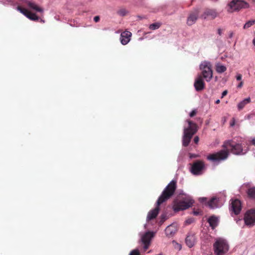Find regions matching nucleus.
Masks as SVG:
<instances>
[{
	"mask_svg": "<svg viewBox=\"0 0 255 255\" xmlns=\"http://www.w3.org/2000/svg\"><path fill=\"white\" fill-rule=\"evenodd\" d=\"M224 149L217 152L213 154H211L207 156V158L208 160L216 163L226 159L229 154V150L236 155L244 154L246 152H244L242 145L239 143H236L233 140H228L224 142L223 145Z\"/></svg>",
	"mask_w": 255,
	"mask_h": 255,
	"instance_id": "1",
	"label": "nucleus"
},
{
	"mask_svg": "<svg viewBox=\"0 0 255 255\" xmlns=\"http://www.w3.org/2000/svg\"><path fill=\"white\" fill-rule=\"evenodd\" d=\"M176 189V181L172 180L165 187L158 198L156 202L157 206L148 212L146 218L147 221L153 219L157 216L159 210V206L170 198L173 195Z\"/></svg>",
	"mask_w": 255,
	"mask_h": 255,
	"instance_id": "2",
	"label": "nucleus"
},
{
	"mask_svg": "<svg viewBox=\"0 0 255 255\" xmlns=\"http://www.w3.org/2000/svg\"><path fill=\"white\" fill-rule=\"evenodd\" d=\"M187 127H184L183 135L182 137V144L184 146H187L193 135L197 130L196 125L190 121H187Z\"/></svg>",
	"mask_w": 255,
	"mask_h": 255,
	"instance_id": "3",
	"label": "nucleus"
},
{
	"mask_svg": "<svg viewBox=\"0 0 255 255\" xmlns=\"http://www.w3.org/2000/svg\"><path fill=\"white\" fill-rule=\"evenodd\" d=\"M213 249L215 255H225L229 250V245L226 239L218 238L213 244Z\"/></svg>",
	"mask_w": 255,
	"mask_h": 255,
	"instance_id": "4",
	"label": "nucleus"
},
{
	"mask_svg": "<svg viewBox=\"0 0 255 255\" xmlns=\"http://www.w3.org/2000/svg\"><path fill=\"white\" fill-rule=\"evenodd\" d=\"M199 68L201 71V74L200 75H201L207 82H210L213 77L211 63L207 61H204L200 64Z\"/></svg>",
	"mask_w": 255,
	"mask_h": 255,
	"instance_id": "5",
	"label": "nucleus"
},
{
	"mask_svg": "<svg viewBox=\"0 0 255 255\" xmlns=\"http://www.w3.org/2000/svg\"><path fill=\"white\" fill-rule=\"evenodd\" d=\"M249 4L247 2L242 0H233L228 4V11L232 12L234 11L239 10L242 8H248Z\"/></svg>",
	"mask_w": 255,
	"mask_h": 255,
	"instance_id": "6",
	"label": "nucleus"
},
{
	"mask_svg": "<svg viewBox=\"0 0 255 255\" xmlns=\"http://www.w3.org/2000/svg\"><path fill=\"white\" fill-rule=\"evenodd\" d=\"M205 170V164L201 160H196L191 166L190 172L194 175L202 174Z\"/></svg>",
	"mask_w": 255,
	"mask_h": 255,
	"instance_id": "7",
	"label": "nucleus"
},
{
	"mask_svg": "<svg viewBox=\"0 0 255 255\" xmlns=\"http://www.w3.org/2000/svg\"><path fill=\"white\" fill-rule=\"evenodd\" d=\"M245 225L251 228L255 225V210L251 209L246 212L244 216Z\"/></svg>",
	"mask_w": 255,
	"mask_h": 255,
	"instance_id": "8",
	"label": "nucleus"
},
{
	"mask_svg": "<svg viewBox=\"0 0 255 255\" xmlns=\"http://www.w3.org/2000/svg\"><path fill=\"white\" fill-rule=\"evenodd\" d=\"M193 203V201L191 199H188L187 201H175L173 205V210L175 211L185 210L191 207Z\"/></svg>",
	"mask_w": 255,
	"mask_h": 255,
	"instance_id": "9",
	"label": "nucleus"
},
{
	"mask_svg": "<svg viewBox=\"0 0 255 255\" xmlns=\"http://www.w3.org/2000/svg\"><path fill=\"white\" fill-rule=\"evenodd\" d=\"M242 209V205L241 201L238 199H232L230 204V210L231 215L234 213L237 215L240 214Z\"/></svg>",
	"mask_w": 255,
	"mask_h": 255,
	"instance_id": "10",
	"label": "nucleus"
},
{
	"mask_svg": "<svg viewBox=\"0 0 255 255\" xmlns=\"http://www.w3.org/2000/svg\"><path fill=\"white\" fill-rule=\"evenodd\" d=\"M141 240L143 244H144V250H146L150 244L151 239L154 236V233L152 232H146L143 235H141Z\"/></svg>",
	"mask_w": 255,
	"mask_h": 255,
	"instance_id": "11",
	"label": "nucleus"
},
{
	"mask_svg": "<svg viewBox=\"0 0 255 255\" xmlns=\"http://www.w3.org/2000/svg\"><path fill=\"white\" fill-rule=\"evenodd\" d=\"M224 199H220L219 198L213 197L208 202V205L211 209H215L221 207L224 203Z\"/></svg>",
	"mask_w": 255,
	"mask_h": 255,
	"instance_id": "12",
	"label": "nucleus"
},
{
	"mask_svg": "<svg viewBox=\"0 0 255 255\" xmlns=\"http://www.w3.org/2000/svg\"><path fill=\"white\" fill-rule=\"evenodd\" d=\"M16 9L30 20L36 21L39 19V17L35 14L31 13L25 8L17 6Z\"/></svg>",
	"mask_w": 255,
	"mask_h": 255,
	"instance_id": "13",
	"label": "nucleus"
},
{
	"mask_svg": "<svg viewBox=\"0 0 255 255\" xmlns=\"http://www.w3.org/2000/svg\"><path fill=\"white\" fill-rule=\"evenodd\" d=\"M194 86L197 91L203 90L205 88V83L201 75H198L195 80Z\"/></svg>",
	"mask_w": 255,
	"mask_h": 255,
	"instance_id": "14",
	"label": "nucleus"
},
{
	"mask_svg": "<svg viewBox=\"0 0 255 255\" xmlns=\"http://www.w3.org/2000/svg\"><path fill=\"white\" fill-rule=\"evenodd\" d=\"M218 15L216 10L213 9H207L203 13L202 17L204 19L211 18L214 19Z\"/></svg>",
	"mask_w": 255,
	"mask_h": 255,
	"instance_id": "15",
	"label": "nucleus"
},
{
	"mask_svg": "<svg viewBox=\"0 0 255 255\" xmlns=\"http://www.w3.org/2000/svg\"><path fill=\"white\" fill-rule=\"evenodd\" d=\"M131 36V33L129 31H125L121 33L120 36V41L123 45L127 44L130 41V37Z\"/></svg>",
	"mask_w": 255,
	"mask_h": 255,
	"instance_id": "16",
	"label": "nucleus"
},
{
	"mask_svg": "<svg viewBox=\"0 0 255 255\" xmlns=\"http://www.w3.org/2000/svg\"><path fill=\"white\" fill-rule=\"evenodd\" d=\"M185 242L188 247H193L196 243L195 235L192 233H189L186 238Z\"/></svg>",
	"mask_w": 255,
	"mask_h": 255,
	"instance_id": "17",
	"label": "nucleus"
},
{
	"mask_svg": "<svg viewBox=\"0 0 255 255\" xmlns=\"http://www.w3.org/2000/svg\"><path fill=\"white\" fill-rule=\"evenodd\" d=\"M177 231V227L174 224L168 226L165 230L166 235L167 237H171L173 236Z\"/></svg>",
	"mask_w": 255,
	"mask_h": 255,
	"instance_id": "18",
	"label": "nucleus"
},
{
	"mask_svg": "<svg viewBox=\"0 0 255 255\" xmlns=\"http://www.w3.org/2000/svg\"><path fill=\"white\" fill-rule=\"evenodd\" d=\"M198 16V11H196L191 13L187 18V24L188 25H193L197 20Z\"/></svg>",
	"mask_w": 255,
	"mask_h": 255,
	"instance_id": "19",
	"label": "nucleus"
},
{
	"mask_svg": "<svg viewBox=\"0 0 255 255\" xmlns=\"http://www.w3.org/2000/svg\"><path fill=\"white\" fill-rule=\"evenodd\" d=\"M25 1L30 8L38 12H43V8L40 7L36 3L32 0H25Z\"/></svg>",
	"mask_w": 255,
	"mask_h": 255,
	"instance_id": "20",
	"label": "nucleus"
},
{
	"mask_svg": "<svg viewBox=\"0 0 255 255\" xmlns=\"http://www.w3.org/2000/svg\"><path fill=\"white\" fill-rule=\"evenodd\" d=\"M208 222L212 229H214L218 225L219 220L218 218L212 216L208 219Z\"/></svg>",
	"mask_w": 255,
	"mask_h": 255,
	"instance_id": "21",
	"label": "nucleus"
},
{
	"mask_svg": "<svg viewBox=\"0 0 255 255\" xmlns=\"http://www.w3.org/2000/svg\"><path fill=\"white\" fill-rule=\"evenodd\" d=\"M216 70L217 73H222L226 71L227 68L225 66L220 63H217L216 65Z\"/></svg>",
	"mask_w": 255,
	"mask_h": 255,
	"instance_id": "22",
	"label": "nucleus"
},
{
	"mask_svg": "<svg viewBox=\"0 0 255 255\" xmlns=\"http://www.w3.org/2000/svg\"><path fill=\"white\" fill-rule=\"evenodd\" d=\"M251 102L250 98H247L245 99L244 100L239 103L238 105V108L239 110L242 109L246 104L249 103Z\"/></svg>",
	"mask_w": 255,
	"mask_h": 255,
	"instance_id": "23",
	"label": "nucleus"
},
{
	"mask_svg": "<svg viewBox=\"0 0 255 255\" xmlns=\"http://www.w3.org/2000/svg\"><path fill=\"white\" fill-rule=\"evenodd\" d=\"M248 194L250 197L255 199V187L250 188L248 190Z\"/></svg>",
	"mask_w": 255,
	"mask_h": 255,
	"instance_id": "24",
	"label": "nucleus"
},
{
	"mask_svg": "<svg viewBox=\"0 0 255 255\" xmlns=\"http://www.w3.org/2000/svg\"><path fill=\"white\" fill-rule=\"evenodd\" d=\"M160 26V24L159 23H154L150 24L149 26V28L151 30H156L159 28Z\"/></svg>",
	"mask_w": 255,
	"mask_h": 255,
	"instance_id": "25",
	"label": "nucleus"
},
{
	"mask_svg": "<svg viewBox=\"0 0 255 255\" xmlns=\"http://www.w3.org/2000/svg\"><path fill=\"white\" fill-rule=\"evenodd\" d=\"M255 23V20H250L247 22L244 25V28H247L251 27Z\"/></svg>",
	"mask_w": 255,
	"mask_h": 255,
	"instance_id": "26",
	"label": "nucleus"
},
{
	"mask_svg": "<svg viewBox=\"0 0 255 255\" xmlns=\"http://www.w3.org/2000/svg\"><path fill=\"white\" fill-rule=\"evenodd\" d=\"M172 244L174 248L178 251H180L182 248V246L174 241L172 242Z\"/></svg>",
	"mask_w": 255,
	"mask_h": 255,
	"instance_id": "27",
	"label": "nucleus"
},
{
	"mask_svg": "<svg viewBox=\"0 0 255 255\" xmlns=\"http://www.w3.org/2000/svg\"><path fill=\"white\" fill-rule=\"evenodd\" d=\"M129 255H140L138 249H134L130 252Z\"/></svg>",
	"mask_w": 255,
	"mask_h": 255,
	"instance_id": "28",
	"label": "nucleus"
},
{
	"mask_svg": "<svg viewBox=\"0 0 255 255\" xmlns=\"http://www.w3.org/2000/svg\"><path fill=\"white\" fill-rule=\"evenodd\" d=\"M236 77L237 81H242V75L241 74H237Z\"/></svg>",
	"mask_w": 255,
	"mask_h": 255,
	"instance_id": "29",
	"label": "nucleus"
},
{
	"mask_svg": "<svg viewBox=\"0 0 255 255\" xmlns=\"http://www.w3.org/2000/svg\"><path fill=\"white\" fill-rule=\"evenodd\" d=\"M11 0H0V2L4 4H8L11 2Z\"/></svg>",
	"mask_w": 255,
	"mask_h": 255,
	"instance_id": "30",
	"label": "nucleus"
},
{
	"mask_svg": "<svg viewBox=\"0 0 255 255\" xmlns=\"http://www.w3.org/2000/svg\"><path fill=\"white\" fill-rule=\"evenodd\" d=\"M119 13L121 15H122V16H124V15H125L126 14V11L124 9H123V10H121L119 11Z\"/></svg>",
	"mask_w": 255,
	"mask_h": 255,
	"instance_id": "31",
	"label": "nucleus"
},
{
	"mask_svg": "<svg viewBox=\"0 0 255 255\" xmlns=\"http://www.w3.org/2000/svg\"><path fill=\"white\" fill-rule=\"evenodd\" d=\"M223 31L224 30L223 29H221L220 28H219L218 29H217V33L219 35H222V34H223Z\"/></svg>",
	"mask_w": 255,
	"mask_h": 255,
	"instance_id": "32",
	"label": "nucleus"
},
{
	"mask_svg": "<svg viewBox=\"0 0 255 255\" xmlns=\"http://www.w3.org/2000/svg\"><path fill=\"white\" fill-rule=\"evenodd\" d=\"M196 113V110H192V111L190 112V113L189 115H190V116L191 117H193L194 115H195Z\"/></svg>",
	"mask_w": 255,
	"mask_h": 255,
	"instance_id": "33",
	"label": "nucleus"
},
{
	"mask_svg": "<svg viewBox=\"0 0 255 255\" xmlns=\"http://www.w3.org/2000/svg\"><path fill=\"white\" fill-rule=\"evenodd\" d=\"M198 156V155H196L195 154H192V153H190L189 154V157H190V158H195V157H197Z\"/></svg>",
	"mask_w": 255,
	"mask_h": 255,
	"instance_id": "34",
	"label": "nucleus"
},
{
	"mask_svg": "<svg viewBox=\"0 0 255 255\" xmlns=\"http://www.w3.org/2000/svg\"><path fill=\"white\" fill-rule=\"evenodd\" d=\"M207 200V198L205 197H201L199 198L200 202L203 203Z\"/></svg>",
	"mask_w": 255,
	"mask_h": 255,
	"instance_id": "35",
	"label": "nucleus"
},
{
	"mask_svg": "<svg viewBox=\"0 0 255 255\" xmlns=\"http://www.w3.org/2000/svg\"><path fill=\"white\" fill-rule=\"evenodd\" d=\"M94 20L96 22H98L99 20H100V17L99 16H96L94 17Z\"/></svg>",
	"mask_w": 255,
	"mask_h": 255,
	"instance_id": "36",
	"label": "nucleus"
},
{
	"mask_svg": "<svg viewBox=\"0 0 255 255\" xmlns=\"http://www.w3.org/2000/svg\"><path fill=\"white\" fill-rule=\"evenodd\" d=\"M228 93V91L227 90L224 91L222 93L221 98H223L224 96H225Z\"/></svg>",
	"mask_w": 255,
	"mask_h": 255,
	"instance_id": "37",
	"label": "nucleus"
},
{
	"mask_svg": "<svg viewBox=\"0 0 255 255\" xmlns=\"http://www.w3.org/2000/svg\"><path fill=\"white\" fill-rule=\"evenodd\" d=\"M199 140V137L197 136H195L194 138V141L196 143H198Z\"/></svg>",
	"mask_w": 255,
	"mask_h": 255,
	"instance_id": "38",
	"label": "nucleus"
},
{
	"mask_svg": "<svg viewBox=\"0 0 255 255\" xmlns=\"http://www.w3.org/2000/svg\"><path fill=\"white\" fill-rule=\"evenodd\" d=\"M243 82L242 81H240V83L238 85L237 88H241L243 87Z\"/></svg>",
	"mask_w": 255,
	"mask_h": 255,
	"instance_id": "39",
	"label": "nucleus"
},
{
	"mask_svg": "<svg viewBox=\"0 0 255 255\" xmlns=\"http://www.w3.org/2000/svg\"><path fill=\"white\" fill-rule=\"evenodd\" d=\"M186 222L187 224H190L193 222V219H188L186 220Z\"/></svg>",
	"mask_w": 255,
	"mask_h": 255,
	"instance_id": "40",
	"label": "nucleus"
},
{
	"mask_svg": "<svg viewBox=\"0 0 255 255\" xmlns=\"http://www.w3.org/2000/svg\"><path fill=\"white\" fill-rule=\"evenodd\" d=\"M235 120L233 119V121L232 122L230 123V126L231 127H233L234 125H235Z\"/></svg>",
	"mask_w": 255,
	"mask_h": 255,
	"instance_id": "41",
	"label": "nucleus"
},
{
	"mask_svg": "<svg viewBox=\"0 0 255 255\" xmlns=\"http://www.w3.org/2000/svg\"><path fill=\"white\" fill-rule=\"evenodd\" d=\"M233 35H234V33H233V32H230L229 33V37H230V38H232V37H233Z\"/></svg>",
	"mask_w": 255,
	"mask_h": 255,
	"instance_id": "42",
	"label": "nucleus"
},
{
	"mask_svg": "<svg viewBox=\"0 0 255 255\" xmlns=\"http://www.w3.org/2000/svg\"><path fill=\"white\" fill-rule=\"evenodd\" d=\"M252 143L255 145V138H253L252 140Z\"/></svg>",
	"mask_w": 255,
	"mask_h": 255,
	"instance_id": "43",
	"label": "nucleus"
},
{
	"mask_svg": "<svg viewBox=\"0 0 255 255\" xmlns=\"http://www.w3.org/2000/svg\"><path fill=\"white\" fill-rule=\"evenodd\" d=\"M220 100H219V99H218V100H217L216 101L215 103H216V104H219V103H220Z\"/></svg>",
	"mask_w": 255,
	"mask_h": 255,
	"instance_id": "44",
	"label": "nucleus"
},
{
	"mask_svg": "<svg viewBox=\"0 0 255 255\" xmlns=\"http://www.w3.org/2000/svg\"><path fill=\"white\" fill-rule=\"evenodd\" d=\"M194 215H198V213L197 212H194Z\"/></svg>",
	"mask_w": 255,
	"mask_h": 255,
	"instance_id": "45",
	"label": "nucleus"
},
{
	"mask_svg": "<svg viewBox=\"0 0 255 255\" xmlns=\"http://www.w3.org/2000/svg\"><path fill=\"white\" fill-rule=\"evenodd\" d=\"M251 118V116H248V119H250Z\"/></svg>",
	"mask_w": 255,
	"mask_h": 255,
	"instance_id": "46",
	"label": "nucleus"
},
{
	"mask_svg": "<svg viewBox=\"0 0 255 255\" xmlns=\"http://www.w3.org/2000/svg\"><path fill=\"white\" fill-rule=\"evenodd\" d=\"M41 22H44V20H41Z\"/></svg>",
	"mask_w": 255,
	"mask_h": 255,
	"instance_id": "47",
	"label": "nucleus"
},
{
	"mask_svg": "<svg viewBox=\"0 0 255 255\" xmlns=\"http://www.w3.org/2000/svg\"><path fill=\"white\" fill-rule=\"evenodd\" d=\"M146 225L145 224V225H144V228H146Z\"/></svg>",
	"mask_w": 255,
	"mask_h": 255,
	"instance_id": "48",
	"label": "nucleus"
}]
</instances>
